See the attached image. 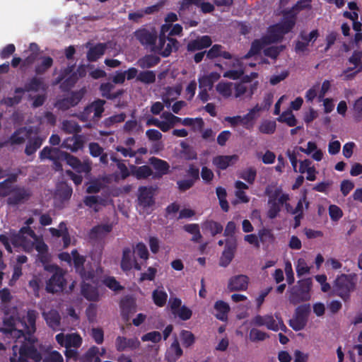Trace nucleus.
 Wrapping results in <instances>:
<instances>
[{
	"label": "nucleus",
	"mask_w": 362,
	"mask_h": 362,
	"mask_svg": "<svg viewBox=\"0 0 362 362\" xmlns=\"http://www.w3.org/2000/svg\"><path fill=\"white\" fill-rule=\"evenodd\" d=\"M298 149L307 155H311L315 160L320 161L322 159V151L317 148V144L313 141H308L307 148L299 147Z\"/></svg>",
	"instance_id": "31"
},
{
	"label": "nucleus",
	"mask_w": 362,
	"mask_h": 362,
	"mask_svg": "<svg viewBox=\"0 0 362 362\" xmlns=\"http://www.w3.org/2000/svg\"><path fill=\"white\" fill-rule=\"evenodd\" d=\"M160 61V58L156 55H147L141 59L139 62V66L143 68H149L156 65Z\"/></svg>",
	"instance_id": "58"
},
{
	"label": "nucleus",
	"mask_w": 362,
	"mask_h": 362,
	"mask_svg": "<svg viewBox=\"0 0 362 362\" xmlns=\"http://www.w3.org/2000/svg\"><path fill=\"white\" fill-rule=\"evenodd\" d=\"M212 43L211 39L209 36L204 35L194 40L189 42L187 45V49L189 51H196L202 49L205 47L211 46Z\"/></svg>",
	"instance_id": "30"
},
{
	"label": "nucleus",
	"mask_w": 362,
	"mask_h": 362,
	"mask_svg": "<svg viewBox=\"0 0 362 362\" xmlns=\"http://www.w3.org/2000/svg\"><path fill=\"white\" fill-rule=\"evenodd\" d=\"M168 307L174 315L182 320H187L192 316V310L187 306L182 305V300L179 298L170 296L168 300Z\"/></svg>",
	"instance_id": "11"
},
{
	"label": "nucleus",
	"mask_w": 362,
	"mask_h": 362,
	"mask_svg": "<svg viewBox=\"0 0 362 362\" xmlns=\"http://www.w3.org/2000/svg\"><path fill=\"white\" fill-rule=\"evenodd\" d=\"M42 316L47 325L54 330H59L61 325V316L59 313L54 309L44 312Z\"/></svg>",
	"instance_id": "23"
},
{
	"label": "nucleus",
	"mask_w": 362,
	"mask_h": 362,
	"mask_svg": "<svg viewBox=\"0 0 362 362\" xmlns=\"http://www.w3.org/2000/svg\"><path fill=\"white\" fill-rule=\"evenodd\" d=\"M304 292L300 289L297 286H293L290 291L289 301L292 304H298L303 301H307L309 299H304Z\"/></svg>",
	"instance_id": "50"
},
{
	"label": "nucleus",
	"mask_w": 362,
	"mask_h": 362,
	"mask_svg": "<svg viewBox=\"0 0 362 362\" xmlns=\"http://www.w3.org/2000/svg\"><path fill=\"white\" fill-rule=\"evenodd\" d=\"M45 269L52 273V276L46 282L45 289L47 292L55 293L62 291L66 285L64 270L55 264H47L45 266Z\"/></svg>",
	"instance_id": "3"
},
{
	"label": "nucleus",
	"mask_w": 362,
	"mask_h": 362,
	"mask_svg": "<svg viewBox=\"0 0 362 362\" xmlns=\"http://www.w3.org/2000/svg\"><path fill=\"white\" fill-rule=\"evenodd\" d=\"M71 256L73 259L74 267L77 273L83 278L86 276V270L84 268V263L86 259L83 256L81 255L76 250H74L71 252Z\"/></svg>",
	"instance_id": "33"
},
{
	"label": "nucleus",
	"mask_w": 362,
	"mask_h": 362,
	"mask_svg": "<svg viewBox=\"0 0 362 362\" xmlns=\"http://www.w3.org/2000/svg\"><path fill=\"white\" fill-rule=\"evenodd\" d=\"M178 42L173 38H165V37L160 36L158 40L156 41L152 47V51L156 52L161 56L168 57L173 50L177 49Z\"/></svg>",
	"instance_id": "8"
},
{
	"label": "nucleus",
	"mask_w": 362,
	"mask_h": 362,
	"mask_svg": "<svg viewBox=\"0 0 362 362\" xmlns=\"http://www.w3.org/2000/svg\"><path fill=\"white\" fill-rule=\"evenodd\" d=\"M295 24L293 17L286 18L282 23L276 24L269 28L268 35L262 40H255L251 47L246 58L257 54L264 47L265 44L274 42L279 40L282 36L289 32Z\"/></svg>",
	"instance_id": "2"
},
{
	"label": "nucleus",
	"mask_w": 362,
	"mask_h": 362,
	"mask_svg": "<svg viewBox=\"0 0 362 362\" xmlns=\"http://www.w3.org/2000/svg\"><path fill=\"white\" fill-rule=\"evenodd\" d=\"M251 323L258 327L265 326L268 329L274 332L281 330L286 332L287 331L282 319L277 315H275V316L272 315H257L252 318Z\"/></svg>",
	"instance_id": "7"
},
{
	"label": "nucleus",
	"mask_w": 362,
	"mask_h": 362,
	"mask_svg": "<svg viewBox=\"0 0 362 362\" xmlns=\"http://www.w3.org/2000/svg\"><path fill=\"white\" fill-rule=\"evenodd\" d=\"M262 110V107L259 105H256L252 108L250 109L246 115L243 116L246 127L249 125H252L253 122L259 117Z\"/></svg>",
	"instance_id": "43"
},
{
	"label": "nucleus",
	"mask_w": 362,
	"mask_h": 362,
	"mask_svg": "<svg viewBox=\"0 0 362 362\" xmlns=\"http://www.w3.org/2000/svg\"><path fill=\"white\" fill-rule=\"evenodd\" d=\"M43 141L44 139L38 136L29 139L25 148V153L28 156L34 154L40 148Z\"/></svg>",
	"instance_id": "41"
},
{
	"label": "nucleus",
	"mask_w": 362,
	"mask_h": 362,
	"mask_svg": "<svg viewBox=\"0 0 362 362\" xmlns=\"http://www.w3.org/2000/svg\"><path fill=\"white\" fill-rule=\"evenodd\" d=\"M349 62L354 65L356 71L351 72V69L344 71L341 76L344 80L353 78L357 73L362 71V50L355 51L349 58Z\"/></svg>",
	"instance_id": "13"
},
{
	"label": "nucleus",
	"mask_w": 362,
	"mask_h": 362,
	"mask_svg": "<svg viewBox=\"0 0 362 362\" xmlns=\"http://www.w3.org/2000/svg\"><path fill=\"white\" fill-rule=\"evenodd\" d=\"M7 203L9 205L16 206L28 200L32 195L30 189L16 185L8 193Z\"/></svg>",
	"instance_id": "10"
},
{
	"label": "nucleus",
	"mask_w": 362,
	"mask_h": 362,
	"mask_svg": "<svg viewBox=\"0 0 362 362\" xmlns=\"http://www.w3.org/2000/svg\"><path fill=\"white\" fill-rule=\"evenodd\" d=\"M53 64V59L51 57H43L42 62L35 69L37 75L45 74Z\"/></svg>",
	"instance_id": "49"
},
{
	"label": "nucleus",
	"mask_w": 362,
	"mask_h": 362,
	"mask_svg": "<svg viewBox=\"0 0 362 362\" xmlns=\"http://www.w3.org/2000/svg\"><path fill=\"white\" fill-rule=\"evenodd\" d=\"M112 229L111 225L103 224L93 227L89 233V237L92 240H97L105 234L110 233Z\"/></svg>",
	"instance_id": "37"
},
{
	"label": "nucleus",
	"mask_w": 362,
	"mask_h": 362,
	"mask_svg": "<svg viewBox=\"0 0 362 362\" xmlns=\"http://www.w3.org/2000/svg\"><path fill=\"white\" fill-rule=\"evenodd\" d=\"M309 307L307 305L299 306L296 308V316L290 320V326L296 331L303 329L307 322V318L304 315L303 313H306L308 310Z\"/></svg>",
	"instance_id": "15"
},
{
	"label": "nucleus",
	"mask_w": 362,
	"mask_h": 362,
	"mask_svg": "<svg viewBox=\"0 0 362 362\" xmlns=\"http://www.w3.org/2000/svg\"><path fill=\"white\" fill-rule=\"evenodd\" d=\"M182 87L181 85H176L174 87H168L165 88V91L163 95V100L167 107L170 105L171 101L177 99L180 95Z\"/></svg>",
	"instance_id": "26"
},
{
	"label": "nucleus",
	"mask_w": 362,
	"mask_h": 362,
	"mask_svg": "<svg viewBox=\"0 0 362 362\" xmlns=\"http://www.w3.org/2000/svg\"><path fill=\"white\" fill-rule=\"evenodd\" d=\"M220 74L216 72H211L209 74H205L199 78V84L200 88L211 89L214 82L220 78Z\"/></svg>",
	"instance_id": "34"
},
{
	"label": "nucleus",
	"mask_w": 362,
	"mask_h": 362,
	"mask_svg": "<svg viewBox=\"0 0 362 362\" xmlns=\"http://www.w3.org/2000/svg\"><path fill=\"white\" fill-rule=\"evenodd\" d=\"M235 243H233L230 245L227 244L226 247L223 250L220 259L219 264L223 267H227L232 261L235 250Z\"/></svg>",
	"instance_id": "36"
},
{
	"label": "nucleus",
	"mask_w": 362,
	"mask_h": 362,
	"mask_svg": "<svg viewBox=\"0 0 362 362\" xmlns=\"http://www.w3.org/2000/svg\"><path fill=\"white\" fill-rule=\"evenodd\" d=\"M151 162L153 167L161 174L167 173L169 168V165L167 162L156 158H152L151 159Z\"/></svg>",
	"instance_id": "64"
},
{
	"label": "nucleus",
	"mask_w": 362,
	"mask_h": 362,
	"mask_svg": "<svg viewBox=\"0 0 362 362\" xmlns=\"http://www.w3.org/2000/svg\"><path fill=\"white\" fill-rule=\"evenodd\" d=\"M85 143L84 137L81 134H74L66 138L62 144V147L69 149L72 152H76L83 148Z\"/></svg>",
	"instance_id": "20"
},
{
	"label": "nucleus",
	"mask_w": 362,
	"mask_h": 362,
	"mask_svg": "<svg viewBox=\"0 0 362 362\" xmlns=\"http://www.w3.org/2000/svg\"><path fill=\"white\" fill-rule=\"evenodd\" d=\"M356 284V275L354 274L338 276L334 281V292L344 300L349 298L350 293L354 291Z\"/></svg>",
	"instance_id": "4"
},
{
	"label": "nucleus",
	"mask_w": 362,
	"mask_h": 362,
	"mask_svg": "<svg viewBox=\"0 0 362 362\" xmlns=\"http://www.w3.org/2000/svg\"><path fill=\"white\" fill-rule=\"evenodd\" d=\"M81 295L90 301H96L98 300L99 294L96 288L90 284L83 283L81 285Z\"/></svg>",
	"instance_id": "39"
},
{
	"label": "nucleus",
	"mask_w": 362,
	"mask_h": 362,
	"mask_svg": "<svg viewBox=\"0 0 362 362\" xmlns=\"http://www.w3.org/2000/svg\"><path fill=\"white\" fill-rule=\"evenodd\" d=\"M37 312L35 310H28L26 315V322H24L25 332V337H23L25 341L19 348V354L27 360L32 359L35 362H40L42 357L41 353L35 346L37 341L33 337V334L36 331V320Z\"/></svg>",
	"instance_id": "1"
},
{
	"label": "nucleus",
	"mask_w": 362,
	"mask_h": 362,
	"mask_svg": "<svg viewBox=\"0 0 362 362\" xmlns=\"http://www.w3.org/2000/svg\"><path fill=\"white\" fill-rule=\"evenodd\" d=\"M60 160H64L78 173H89L91 171V163L87 160L81 162L77 157L63 151Z\"/></svg>",
	"instance_id": "9"
},
{
	"label": "nucleus",
	"mask_w": 362,
	"mask_h": 362,
	"mask_svg": "<svg viewBox=\"0 0 362 362\" xmlns=\"http://www.w3.org/2000/svg\"><path fill=\"white\" fill-rule=\"evenodd\" d=\"M110 159L113 162L116 163L117 168L119 170L121 177L122 179L127 178L130 175L129 169L127 168L125 163H124L122 160L117 159V157L114 155L111 156Z\"/></svg>",
	"instance_id": "62"
},
{
	"label": "nucleus",
	"mask_w": 362,
	"mask_h": 362,
	"mask_svg": "<svg viewBox=\"0 0 362 362\" xmlns=\"http://www.w3.org/2000/svg\"><path fill=\"white\" fill-rule=\"evenodd\" d=\"M222 56L225 59L231 58L229 52L222 50V47L219 45H214L207 52L206 57L209 59H214Z\"/></svg>",
	"instance_id": "51"
},
{
	"label": "nucleus",
	"mask_w": 362,
	"mask_h": 362,
	"mask_svg": "<svg viewBox=\"0 0 362 362\" xmlns=\"http://www.w3.org/2000/svg\"><path fill=\"white\" fill-rule=\"evenodd\" d=\"M152 298L157 306L163 307L167 303L168 293L163 287H158L153 291Z\"/></svg>",
	"instance_id": "40"
},
{
	"label": "nucleus",
	"mask_w": 362,
	"mask_h": 362,
	"mask_svg": "<svg viewBox=\"0 0 362 362\" xmlns=\"http://www.w3.org/2000/svg\"><path fill=\"white\" fill-rule=\"evenodd\" d=\"M137 38L142 45L152 49L157 39V32L153 28L142 29L137 31Z\"/></svg>",
	"instance_id": "19"
},
{
	"label": "nucleus",
	"mask_w": 362,
	"mask_h": 362,
	"mask_svg": "<svg viewBox=\"0 0 362 362\" xmlns=\"http://www.w3.org/2000/svg\"><path fill=\"white\" fill-rule=\"evenodd\" d=\"M249 278L245 275H236L229 279L227 288L229 291H246Z\"/></svg>",
	"instance_id": "16"
},
{
	"label": "nucleus",
	"mask_w": 362,
	"mask_h": 362,
	"mask_svg": "<svg viewBox=\"0 0 362 362\" xmlns=\"http://www.w3.org/2000/svg\"><path fill=\"white\" fill-rule=\"evenodd\" d=\"M249 86L246 83H234V95L235 98H240L243 95L248 97Z\"/></svg>",
	"instance_id": "63"
},
{
	"label": "nucleus",
	"mask_w": 362,
	"mask_h": 362,
	"mask_svg": "<svg viewBox=\"0 0 362 362\" xmlns=\"http://www.w3.org/2000/svg\"><path fill=\"white\" fill-rule=\"evenodd\" d=\"M72 193V187L66 182H61L57 186L56 194L62 202L69 200Z\"/></svg>",
	"instance_id": "38"
},
{
	"label": "nucleus",
	"mask_w": 362,
	"mask_h": 362,
	"mask_svg": "<svg viewBox=\"0 0 362 362\" xmlns=\"http://www.w3.org/2000/svg\"><path fill=\"white\" fill-rule=\"evenodd\" d=\"M132 249V251L129 247H125L123 250L120 267L124 272L130 271L134 264L136 267V258L134 257L136 249L134 245Z\"/></svg>",
	"instance_id": "21"
},
{
	"label": "nucleus",
	"mask_w": 362,
	"mask_h": 362,
	"mask_svg": "<svg viewBox=\"0 0 362 362\" xmlns=\"http://www.w3.org/2000/svg\"><path fill=\"white\" fill-rule=\"evenodd\" d=\"M27 234L30 237V238L36 240L37 238V235L35 234V231L30 226H24L22 227L18 233H13L10 236L11 243L15 247H21L23 245V235Z\"/></svg>",
	"instance_id": "17"
},
{
	"label": "nucleus",
	"mask_w": 362,
	"mask_h": 362,
	"mask_svg": "<svg viewBox=\"0 0 362 362\" xmlns=\"http://www.w3.org/2000/svg\"><path fill=\"white\" fill-rule=\"evenodd\" d=\"M82 362H101L99 356V348L96 346H92L83 355Z\"/></svg>",
	"instance_id": "45"
},
{
	"label": "nucleus",
	"mask_w": 362,
	"mask_h": 362,
	"mask_svg": "<svg viewBox=\"0 0 362 362\" xmlns=\"http://www.w3.org/2000/svg\"><path fill=\"white\" fill-rule=\"evenodd\" d=\"M4 317L3 318V327H0V332L4 334L6 337L11 338L15 341L25 337V328L24 322H26V317L21 320L23 329H18L16 327V317L13 315H9L8 309H4Z\"/></svg>",
	"instance_id": "5"
},
{
	"label": "nucleus",
	"mask_w": 362,
	"mask_h": 362,
	"mask_svg": "<svg viewBox=\"0 0 362 362\" xmlns=\"http://www.w3.org/2000/svg\"><path fill=\"white\" fill-rule=\"evenodd\" d=\"M233 66L235 67L236 69L226 71L223 74V76L232 79L239 78L243 74V69L240 60L234 59Z\"/></svg>",
	"instance_id": "47"
},
{
	"label": "nucleus",
	"mask_w": 362,
	"mask_h": 362,
	"mask_svg": "<svg viewBox=\"0 0 362 362\" xmlns=\"http://www.w3.org/2000/svg\"><path fill=\"white\" fill-rule=\"evenodd\" d=\"M83 97V93L81 91H73L70 95L63 99L57 100L56 106L59 110L65 111L69 108L76 106L79 103Z\"/></svg>",
	"instance_id": "12"
},
{
	"label": "nucleus",
	"mask_w": 362,
	"mask_h": 362,
	"mask_svg": "<svg viewBox=\"0 0 362 362\" xmlns=\"http://www.w3.org/2000/svg\"><path fill=\"white\" fill-rule=\"evenodd\" d=\"M62 129L64 132L69 134H78L81 131L80 125L72 120H64L62 122Z\"/></svg>",
	"instance_id": "56"
},
{
	"label": "nucleus",
	"mask_w": 362,
	"mask_h": 362,
	"mask_svg": "<svg viewBox=\"0 0 362 362\" xmlns=\"http://www.w3.org/2000/svg\"><path fill=\"white\" fill-rule=\"evenodd\" d=\"M214 308L216 317L221 321H226L230 311L229 305L223 300H217Z\"/></svg>",
	"instance_id": "32"
},
{
	"label": "nucleus",
	"mask_w": 362,
	"mask_h": 362,
	"mask_svg": "<svg viewBox=\"0 0 362 362\" xmlns=\"http://www.w3.org/2000/svg\"><path fill=\"white\" fill-rule=\"evenodd\" d=\"M155 189L153 187H141L137 198V210L141 214H151L154 208Z\"/></svg>",
	"instance_id": "6"
},
{
	"label": "nucleus",
	"mask_w": 362,
	"mask_h": 362,
	"mask_svg": "<svg viewBox=\"0 0 362 362\" xmlns=\"http://www.w3.org/2000/svg\"><path fill=\"white\" fill-rule=\"evenodd\" d=\"M313 286L310 278L303 279L298 281L297 286L304 292V299H310V291Z\"/></svg>",
	"instance_id": "55"
},
{
	"label": "nucleus",
	"mask_w": 362,
	"mask_h": 362,
	"mask_svg": "<svg viewBox=\"0 0 362 362\" xmlns=\"http://www.w3.org/2000/svg\"><path fill=\"white\" fill-rule=\"evenodd\" d=\"M278 120L286 123L289 127H293L296 124V119L291 110L284 112L278 118Z\"/></svg>",
	"instance_id": "60"
},
{
	"label": "nucleus",
	"mask_w": 362,
	"mask_h": 362,
	"mask_svg": "<svg viewBox=\"0 0 362 362\" xmlns=\"http://www.w3.org/2000/svg\"><path fill=\"white\" fill-rule=\"evenodd\" d=\"M216 90L223 98H230L233 95L234 83L231 82L221 81L216 85Z\"/></svg>",
	"instance_id": "42"
},
{
	"label": "nucleus",
	"mask_w": 362,
	"mask_h": 362,
	"mask_svg": "<svg viewBox=\"0 0 362 362\" xmlns=\"http://www.w3.org/2000/svg\"><path fill=\"white\" fill-rule=\"evenodd\" d=\"M298 172L301 174L306 173V179L309 181H314L316 180V170L315 166L309 159H305L300 162Z\"/></svg>",
	"instance_id": "25"
},
{
	"label": "nucleus",
	"mask_w": 362,
	"mask_h": 362,
	"mask_svg": "<svg viewBox=\"0 0 362 362\" xmlns=\"http://www.w3.org/2000/svg\"><path fill=\"white\" fill-rule=\"evenodd\" d=\"M24 93H16L14 89V95L12 97H4L0 101L1 105L7 107H13L20 104L23 100Z\"/></svg>",
	"instance_id": "44"
},
{
	"label": "nucleus",
	"mask_w": 362,
	"mask_h": 362,
	"mask_svg": "<svg viewBox=\"0 0 362 362\" xmlns=\"http://www.w3.org/2000/svg\"><path fill=\"white\" fill-rule=\"evenodd\" d=\"M47 86L44 83L43 78L37 76H33L25 84L24 87L16 88V93H25V92H37L40 90L45 91Z\"/></svg>",
	"instance_id": "14"
},
{
	"label": "nucleus",
	"mask_w": 362,
	"mask_h": 362,
	"mask_svg": "<svg viewBox=\"0 0 362 362\" xmlns=\"http://www.w3.org/2000/svg\"><path fill=\"white\" fill-rule=\"evenodd\" d=\"M66 342H65V348H75L77 349L81 346L82 344V339L78 334H66Z\"/></svg>",
	"instance_id": "54"
},
{
	"label": "nucleus",
	"mask_w": 362,
	"mask_h": 362,
	"mask_svg": "<svg viewBox=\"0 0 362 362\" xmlns=\"http://www.w3.org/2000/svg\"><path fill=\"white\" fill-rule=\"evenodd\" d=\"M235 196L239 199L240 202L243 203H247L249 202V198L246 195L245 192H244L245 189H247L248 188V186L241 182V181H236L235 183Z\"/></svg>",
	"instance_id": "48"
},
{
	"label": "nucleus",
	"mask_w": 362,
	"mask_h": 362,
	"mask_svg": "<svg viewBox=\"0 0 362 362\" xmlns=\"http://www.w3.org/2000/svg\"><path fill=\"white\" fill-rule=\"evenodd\" d=\"M202 228L211 233L212 235L221 233L223 230L222 226L214 221H206L202 223Z\"/></svg>",
	"instance_id": "53"
},
{
	"label": "nucleus",
	"mask_w": 362,
	"mask_h": 362,
	"mask_svg": "<svg viewBox=\"0 0 362 362\" xmlns=\"http://www.w3.org/2000/svg\"><path fill=\"white\" fill-rule=\"evenodd\" d=\"M135 300L129 296H124L120 302L121 312L123 319L129 321V315L132 314L135 309Z\"/></svg>",
	"instance_id": "22"
},
{
	"label": "nucleus",
	"mask_w": 362,
	"mask_h": 362,
	"mask_svg": "<svg viewBox=\"0 0 362 362\" xmlns=\"http://www.w3.org/2000/svg\"><path fill=\"white\" fill-rule=\"evenodd\" d=\"M182 354V350L177 340H175L165 352V360L168 362H175Z\"/></svg>",
	"instance_id": "28"
},
{
	"label": "nucleus",
	"mask_w": 362,
	"mask_h": 362,
	"mask_svg": "<svg viewBox=\"0 0 362 362\" xmlns=\"http://www.w3.org/2000/svg\"><path fill=\"white\" fill-rule=\"evenodd\" d=\"M238 160V156H216L213 160V163L217 168L224 170L230 165L234 163Z\"/></svg>",
	"instance_id": "35"
},
{
	"label": "nucleus",
	"mask_w": 362,
	"mask_h": 362,
	"mask_svg": "<svg viewBox=\"0 0 362 362\" xmlns=\"http://www.w3.org/2000/svg\"><path fill=\"white\" fill-rule=\"evenodd\" d=\"M115 88V86L111 83H102L100 86V90L102 93V95L109 100H113L121 96L124 90L122 89L118 90L115 92H112Z\"/></svg>",
	"instance_id": "27"
},
{
	"label": "nucleus",
	"mask_w": 362,
	"mask_h": 362,
	"mask_svg": "<svg viewBox=\"0 0 362 362\" xmlns=\"http://www.w3.org/2000/svg\"><path fill=\"white\" fill-rule=\"evenodd\" d=\"M296 270L298 276H300L310 273V267L308 266L305 259L303 258L298 259L296 263Z\"/></svg>",
	"instance_id": "59"
},
{
	"label": "nucleus",
	"mask_w": 362,
	"mask_h": 362,
	"mask_svg": "<svg viewBox=\"0 0 362 362\" xmlns=\"http://www.w3.org/2000/svg\"><path fill=\"white\" fill-rule=\"evenodd\" d=\"M318 35L316 30L311 31L309 34H302L300 39L296 42V52L303 53L308 50V47L313 45Z\"/></svg>",
	"instance_id": "18"
},
{
	"label": "nucleus",
	"mask_w": 362,
	"mask_h": 362,
	"mask_svg": "<svg viewBox=\"0 0 362 362\" xmlns=\"http://www.w3.org/2000/svg\"><path fill=\"white\" fill-rule=\"evenodd\" d=\"M180 122L185 126L191 127L194 131H201L204 126L203 119L199 117L181 119Z\"/></svg>",
	"instance_id": "52"
},
{
	"label": "nucleus",
	"mask_w": 362,
	"mask_h": 362,
	"mask_svg": "<svg viewBox=\"0 0 362 362\" xmlns=\"http://www.w3.org/2000/svg\"><path fill=\"white\" fill-rule=\"evenodd\" d=\"M134 341L132 339H127L125 337H118L116 339V348L119 351H124L127 347H133Z\"/></svg>",
	"instance_id": "61"
},
{
	"label": "nucleus",
	"mask_w": 362,
	"mask_h": 362,
	"mask_svg": "<svg viewBox=\"0 0 362 362\" xmlns=\"http://www.w3.org/2000/svg\"><path fill=\"white\" fill-rule=\"evenodd\" d=\"M62 152L57 148L45 146L40 152V158L41 160L49 159L52 160L54 164H57L60 160Z\"/></svg>",
	"instance_id": "24"
},
{
	"label": "nucleus",
	"mask_w": 362,
	"mask_h": 362,
	"mask_svg": "<svg viewBox=\"0 0 362 362\" xmlns=\"http://www.w3.org/2000/svg\"><path fill=\"white\" fill-rule=\"evenodd\" d=\"M183 229L192 235L191 240L194 243H199L202 238L200 233L199 226L197 223H189L183 226Z\"/></svg>",
	"instance_id": "46"
},
{
	"label": "nucleus",
	"mask_w": 362,
	"mask_h": 362,
	"mask_svg": "<svg viewBox=\"0 0 362 362\" xmlns=\"http://www.w3.org/2000/svg\"><path fill=\"white\" fill-rule=\"evenodd\" d=\"M258 129L262 134H273L276 129V122L272 120H264L260 123Z\"/></svg>",
	"instance_id": "57"
},
{
	"label": "nucleus",
	"mask_w": 362,
	"mask_h": 362,
	"mask_svg": "<svg viewBox=\"0 0 362 362\" xmlns=\"http://www.w3.org/2000/svg\"><path fill=\"white\" fill-rule=\"evenodd\" d=\"M107 45L105 43H98L90 47L87 52V59L90 62H96L105 52Z\"/></svg>",
	"instance_id": "29"
}]
</instances>
